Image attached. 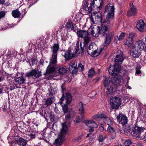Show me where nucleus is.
Listing matches in <instances>:
<instances>
[{
	"label": "nucleus",
	"mask_w": 146,
	"mask_h": 146,
	"mask_svg": "<svg viewBox=\"0 0 146 146\" xmlns=\"http://www.w3.org/2000/svg\"><path fill=\"white\" fill-rule=\"evenodd\" d=\"M119 54H117L113 60L115 62L113 66L110 65L109 67L108 72L112 76L110 78V81L112 84L115 86L113 88L111 86L108 87L110 82L106 78L104 80L103 84L105 87L108 88L106 92L107 95L108 96L109 95H112L113 92L116 91V88L119 86Z\"/></svg>",
	"instance_id": "obj_1"
},
{
	"label": "nucleus",
	"mask_w": 146,
	"mask_h": 146,
	"mask_svg": "<svg viewBox=\"0 0 146 146\" xmlns=\"http://www.w3.org/2000/svg\"><path fill=\"white\" fill-rule=\"evenodd\" d=\"M110 21H104L101 26L97 27V31L95 35V36H98L101 35L105 37V44L106 46H108L113 39L114 33L113 32H108L110 29Z\"/></svg>",
	"instance_id": "obj_2"
},
{
	"label": "nucleus",
	"mask_w": 146,
	"mask_h": 146,
	"mask_svg": "<svg viewBox=\"0 0 146 146\" xmlns=\"http://www.w3.org/2000/svg\"><path fill=\"white\" fill-rule=\"evenodd\" d=\"M88 0H84L83 1V9L85 11H88L90 13L95 9H99V11L101 9L103 5V0H93L90 2Z\"/></svg>",
	"instance_id": "obj_3"
},
{
	"label": "nucleus",
	"mask_w": 146,
	"mask_h": 146,
	"mask_svg": "<svg viewBox=\"0 0 146 146\" xmlns=\"http://www.w3.org/2000/svg\"><path fill=\"white\" fill-rule=\"evenodd\" d=\"M77 34L78 36L81 38H83L84 42H83L84 44L83 47H82V42H81L80 46L81 50L79 51V53H82L84 52V49H86L90 45V38L89 36V33L88 31L85 30H80L77 31Z\"/></svg>",
	"instance_id": "obj_4"
},
{
	"label": "nucleus",
	"mask_w": 146,
	"mask_h": 146,
	"mask_svg": "<svg viewBox=\"0 0 146 146\" xmlns=\"http://www.w3.org/2000/svg\"><path fill=\"white\" fill-rule=\"evenodd\" d=\"M144 129L142 127H135L131 133L132 135L136 138H139L140 139H146V135L143 131Z\"/></svg>",
	"instance_id": "obj_5"
},
{
	"label": "nucleus",
	"mask_w": 146,
	"mask_h": 146,
	"mask_svg": "<svg viewBox=\"0 0 146 146\" xmlns=\"http://www.w3.org/2000/svg\"><path fill=\"white\" fill-rule=\"evenodd\" d=\"M67 113L68 114L65 115L66 121L64 123H62V128L60 131L61 135L60 136L61 138L62 137L63 135L66 134L68 129V127L67 125V121H68V124L70 125V119L72 117L71 115L70 112L69 111Z\"/></svg>",
	"instance_id": "obj_6"
},
{
	"label": "nucleus",
	"mask_w": 146,
	"mask_h": 146,
	"mask_svg": "<svg viewBox=\"0 0 146 146\" xmlns=\"http://www.w3.org/2000/svg\"><path fill=\"white\" fill-rule=\"evenodd\" d=\"M79 109L78 111L79 113L81 115V117L78 116L76 117V122L77 123H80L82 121L84 118V115L85 108L84 106V104L82 102H80L78 104Z\"/></svg>",
	"instance_id": "obj_7"
},
{
	"label": "nucleus",
	"mask_w": 146,
	"mask_h": 146,
	"mask_svg": "<svg viewBox=\"0 0 146 146\" xmlns=\"http://www.w3.org/2000/svg\"><path fill=\"white\" fill-rule=\"evenodd\" d=\"M115 8L113 5L111 3L108 4L105 8L104 13L108 12L107 18L109 20L112 19L114 16Z\"/></svg>",
	"instance_id": "obj_8"
},
{
	"label": "nucleus",
	"mask_w": 146,
	"mask_h": 146,
	"mask_svg": "<svg viewBox=\"0 0 146 146\" xmlns=\"http://www.w3.org/2000/svg\"><path fill=\"white\" fill-rule=\"evenodd\" d=\"M72 97L71 94L69 92H66L64 94V92L62 94V97L60 99L58 104L61 105L63 104V101L64 100H66V103L70 104L72 101Z\"/></svg>",
	"instance_id": "obj_9"
},
{
	"label": "nucleus",
	"mask_w": 146,
	"mask_h": 146,
	"mask_svg": "<svg viewBox=\"0 0 146 146\" xmlns=\"http://www.w3.org/2000/svg\"><path fill=\"white\" fill-rule=\"evenodd\" d=\"M28 141L24 138L18 137L14 141H12L11 144L12 146H26Z\"/></svg>",
	"instance_id": "obj_10"
},
{
	"label": "nucleus",
	"mask_w": 146,
	"mask_h": 146,
	"mask_svg": "<svg viewBox=\"0 0 146 146\" xmlns=\"http://www.w3.org/2000/svg\"><path fill=\"white\" fill-rule=\"evenodd\" d=\"M87 12V13H89L88 11H86ZM91 13V17L90 18V19L92 21H93V18L92 16H94L95 18L98 21L100 22L101 23H103V22L104 21H109V20L106 21L105 20H103V16L102 15V13L100 12L99 11H94L92 13L91 12L90 13Z\"/></svg>",
	"instance_id": "obj_11"
},
{
	"label": "nucleus",
	"mask_w": 146,
	"mask_h": 146,
	"mask_svg": "<svg viewBox=\"0 0 146 146\" xmlns=\"http://www.w3.org/2000/svg\"><path fill=\"white\" fill-rule=\"evenodd\" d=\"M136 35V34L130 33L128 36V37L124 41V44L127 46L130 47L132 46L133 43V38Z\"/></svg>",
	"instance_id": "obj_12"
},
{
	"label": "nucleus",
	"mask_w": 146,
	"mask_h": 146,
	"mask_svg": "<svg viewBox=\"0 0 146 146\" xmlns=\"http://www.w3.org/2000/svg\"><path fill=\"white\" fill-rule=\"evenodd\" d=\"M94 42H91L87 48L85 49L88 54L92 56H94L97 52V51L95 48L94 47H96Z\"/></svg>",
	"instance_id": "obj_13"
},
{
	"label": "nucleus",
	"mask_w": 146,
	"mask_h": 146,
	"mask_svg": "<svg viewBox=\"0 0 146 146\" xmlns=\"http://www.w3.org/2000/svg\"><path fill=\"white\" fill-rule=\"evenodd\" d=\"M69 70L73 74H76L78 71V67H77V62L75 60H73L70 62L69 64Z\"/></svg>",
	"instance_id": "obj_14"
},
{
	"label": "nucleus",
	"mask_w": 146,
	"mask_h": 146,
	"mask_svg": "<svg viewBox=\"0 0 146 146\" xmlns=\"http://www.w3.org/2000/svg\"><path fill=\"white\" fill-rule=\"evenodd\" d=\"M136 27L140 32H143L146 30V25L142 20L137 21L136 22Z\"/></svg>",
	"instance_id": "obj_15"
},
{
	"label": "nucleus",
	"mask_w": 146,
	"mask_h": 146,
	"mask_svg": "<svg viewBox=\"0 0 146 146\" xmlns=\"http://www.w3.org/2000/svg\"><path fill=\"white\" fill-rule=\"evenodd\" d=\"M110 104L113 109L119 108V97H113L110 100Z\"/></svg>",
	"instance_id": "obj_16"
},
{
	"label": "nucleus",
	"mask_w": 146,
	"mask_h": 146,
	"mask_svg": "<svg viewBox=\"0 0 146 146\" xmlns=\"http://www.w3.org/2000/svg\"><path fill=\"white\" fill-rule=\"evenodd\" d=\"M137 13V9L132 4L131 6L130 9L127 12V15L128 16H134Z\"/></svg>",
	"instance_id": "obj_17"
},
{
	"label": "nucleus",
	"mask_w": 146,
	"mask_h": 146,
	"mask_svg": "<svg viewBox=\"0 0 146 146\" xmlns=\"http://www.w3.org/2000/svg\"><path fill=\"white\" fill-rule=\"evenodd\" d=\"M56 68L55 66H51L49 64L46 69V72L44 73L43 75L46 76L47 74H49L51 73L55 72L56 71Z\"/></svg>",
	"instance_id": "obj_18"
},
{
	"label": "nucleus",
	"mask_w": 146,
	"mask_h": 146,
	"mask_svg": "<svg viewBox=\"0 0 146 146\" xmlns=\"http://www.w3.org/2000/svg\"><path fill=\"white\" fill-rule=\"evenodd\" d=\"M135 45L140 50H143L145 48L146 44L143 41L139 40L135 43Z\"/></svg>",
	"instance_id": "obj_19"
},
{
	"label": "nucleus",
	"mask_w": 146,
	"mask_h": 146,
	"mask_svg": "<svg viewBox=\"0 0 146 146\" xmlns=\"http://www.w3.org/2000/svg\"><path fill=\"white\" fill-rule=\"evenodd\" d=\"M107 131L109 133L112 139H113L115 138L116 133L113 127L109 126L107 128Z\"/></svg>",
	"instance_id": "obj_20"
},
{
	"label": "nucleus",
	"mask_w": 146,
	"mask_h": 146,
	"mask_svg": "<svg viewBox=\"0 0 146 146\" xmlns=\"http://www.w3.org/2000/svg\"><path fill=\"white\" fill-rule=\"evenodd\" d=\"M120 117V121L121 124L123 125H125L127 123L128 121L127 117L125 115H122L121 113L119 114V119Z\"/></svg>",
	"instance_id": "obj_21"
},
{
	"label": "nucleus",
	"mask_w": 146,
	"mask_h": 146,
	"mask_svg": "<svg viewBox=\"0 0 146 146\" xmlns=\"http://www.w3.org/2000/svg\"><path fill=\"white\" fill-rule=\"evenodd\" d=\"M62 55L66 60H69L73 57V55L71 56V51L70 50H68L67 51H65L64 54H62Z\"/></svg>",
	"instance_id": "obj_22"
},
{
	"label": "nucleus",
	"mask_w": 146,
	"mask_h": 146,
	"mask_svg": "<svg viewBox=\"0 0 146 146\" xmlns=\"http://www.w3.org/2000/svg\"><path fill=\"white\" fill-rule=\"evenodd\" d=\"M130 52L131 55H132L133 57L135 58L139 57L141 54L140 52L137 50H131Z\"/></svg>",
	"instance_id": "obj_23"
},
{
	"label": "nucleus",
	"mask_w": 146,
	"mask_h": 146,
	"mask_svg": "<svg viewBox=\"0 0 146 146\" xmlns=\"http://www.w3.org/2000/svg\"><path fill=\"white\" fill-rule=\"evenodd\" d=\"M59 45L58 43L54 44L53 46L51 48L52 49V52L53 55H57V52L59 50Z\"/></svg>",
	"instance_id": "obj_24"
},
{
	"label": "nucleus",
	"mask_w": 146,
	"mask_h": 146,
	"mask_svg": "<svg viewBox=\"0 0 146 146\" xmlns=\"http://www.w3.org/2000/svg\"><path fill=\"white\" fill-rule=\"evenodd\" d=\"M36 74V69H33L31 71L27 72L25 75V76L28 78L35 76Z\"/></svg>",
	"instance_id": "obj_25"
},
{
	"label": "nucleus",
	"mask_w": 146,
	"mask_h": 146,
	"mask_svg": "<svg viewBox=\"0 0 146 146\" xmlns=\"http://www.w3.org/2000/svg\"><path fill=\"white\" fill-rule=\"evenodd\" d=\"M14 80L15 82L19 84L24 83L25 80V77L23 76L16 78Z\"/></svg>",
	"instance_id": "obj_26"
},
{
	"label": "nucleus",
	"mask_w": 146,
	"mask_h": 146,
	"mask_svg": "<svg viewBox=\"0 0 146 146\" xmlns=\"http://www.w3.org/2000/svg\"><path fill=\"white\" fill-rule=\"evenodd\" d=\"M57 55L52 54V58L49 62V64H52L54 66L56 65L57 62Z\"/></svg>",
	"instance_id": "obj_27"
},
{
	"label": "nucleus",
	"mask_w": 146,
	"mask_h": 146,
	"mask_svg": "<svg viewBox=\"0 0 146 146\" xmlns=\"http://www.w3.org/2000/svg\"><path fill=\"white\" fill-rule=\"evenodd\" d=\"M11 14L15 18H18L20 17L21 13L18 9H16L12 11Z\"/></svg>",
	"instance_id": "obj_28"
},
{
	"label": "nucleus",
	"mask_w": 146,
	"mask_h": 146,
	"mask_svg": "<svg viewBox=\"0 0 146 146\" xmlns=\"http://www.w3.org/2000/svg\"><path fill=\"white\" fill-rule=\"evenodd\" d=\"M68 104L66 103L63 105V104L60 105L62 107V111L64 114H65V113H67L69 111H68Z\"/></svg>",
	"instance_id": "obj_29"
},
{
	"label": "nucleus",
	"mask_w": 146,
	"mask_h": 146,
	"mask_svg": "<svg viewBox=\"0 0 146 146\" xmlns=\"http://www.w3.org/2000/svg\"><path fill=\"white\" fill-rule=\"evenodd\" d=\"M24 123L22 121H20L17 123V127L19 131H21L22 130H23Z\"/></svg>",
	"instance_id": "obj_30"
},
{
	"label": "nucleus",
	"mask_w": 146,
	"mask_h": 146,
	"mask_svg": "<svg viewBox=\"0 0 146 146\" xmlns=\"http://www.w3.org/2000/svg\"><path fill=\"white\" fill-rule=\"evenodd\" d=\"M96 74L94 69L92 68L88 71V76L89 78H92Z\"/></svg>",
	"instance_id": "obj_31"
},
{
	"label": "nucleus",
	"mask_w": 146,
	"mask_h": 146,
	"mask_svg": "<svg viewBox=\"0 0 146 146\" xmlns=\"http://www.w3.org/2000/svg\"><path fill=\"white\" fill-rule=\"evenodd\" d=\"M125 58V56L123 54V52L122 51H120L119 54V64L122 63Z\"/></svg>",
	"instance_id": "obj_32"
},
{
	"label": "nucleus",
	"mask_w": 146,
	"mask_h": 146,
	"mask_svg": "<svg viewBox=\"0 0 146 146\" xmlns=\"http://www.w3.org/2000/svg\"><path fill=\"white\" fill-rule=\"evenodd\" d=\"M66 26L67 28H68L69 29H71V30H73L74 31H75V30L74 29V27L71 22H68L66 23Z\"/></svg>",
	"instance_id": "obj_33"
},
{
	"label": "nucleus",
	"mask_w": 146,
	"mask_h": 146,
	"mask_svg": "<svg viewBox=\"0 0 146 146\" xmlns=\"http://www.w3.org/2000/svg\"><path fill=\"white\" fill-rule=\"evenodd\" d=\"M104 122L105 123L108 125H111L113 124L112 121L108 116L104 119Z\"/></svg>",
	"instance_id": "obj_34"
},
{
	"label": "nucleus",
	"mask_w": 146,
	"mask_h": 146,
	"mask_svg": "<svg viewBox=\"0 0 146 146\" xmlns=\"http://www.w3.org/2000/svg\"><path fill=\"white\" fill-rule=\"evenodd\" d=\"M67 69L63 67L60 68L58 70V73L62 75L64 74L67 72Z\"/></svg>",
	"instance_id": "obj_35"
},
{
	"label": "nucleus",
	"mask_w": 146,
	"mask_h": 146,
	"mask_svg": "<svg viewBox=\"0 0 146 146\" xmlns=\"http://www.w3.org/2000/svg\"><path fill=\"white\" fill-rule=\"evenodd\" d=\"M53 98H54V97L52 98L51 97L47 99L45 101V104L47 106H48L52 104L53 103V101L52 99H53Z\"/></svg>",
	"instance_id": "obj_36"
},
{
	"label": "nucleus",
	"mask_w": 146,
	"mask_h": 146,
	"mask_svg": "<svg viewBox=\"0 0 146 146\" xmlns=\"http://www.w3.org/2000/svg\"><path fill=\"white\" fill-rule=\"evenodd\" d=\"M132 143V141L130 139L126 140L124 143L123 145L125 146H129Z\"/></svg>",
	"instance_id": "obj_37"
},
{
	"label": "nucleus",
	"mask_w": 146,
	"mask_h": 146,
	"mask_svg": "<svg viewBox=\"0 0 146 146\" xmlns=\"http://www.w3.org/2000/svg\"><path fill=\"white\" fill-rule=\"evenodd\" d=\"M88 122L89 124H93L94 127L96 128L98 127V124L93 120H89Z\"/></svg>",
	"instance_id": "obj_38"
},
{
	"label": "nucleus",
	"mask_w": 146,
	"mask_h": 146,
	"mask_svg": "<svg viewBox=\"0 0 146 146\" xmlns=\"http://www.w3.org/2000/svg\"><path fill=\"white\" fill-rule=\"evenodd\" d=\"M36 74L35 75V76L36 78H39L42 76V74H41V71H39L38 70H37L36 69Z\"/></svg>",
	"instance_id": "obj_39"
},
{
	"label": "nucleus",
	"mask_w": 146,
	"mask_h": 146,
	"mask_svg": "<svg viewBox=\"0 0 146 146\" xmlns=\"http://www.w3.org/2000/svg\"><path fill=\"white\" fill-rule=\"evenodd\" d=\"M106 138V137H103L102 135H99L98 140L100 142H101L104 140Z\"/></svg>",
	"instance_id": "obj_40"
},
{
	"label": "nucleus",
	"mask_w": 146,
	"mask_h": 146,
	"mask_svg": "<svg viewBox=\"0 0 146 146\" xmlns=\"http://www.w3.org/2000/svg\"><path fill=\"white\" fill-rule=\"evenodd\" d=\"M104 124L103 123H101L100 124V126L99 127V130L101 132H103L104 131Z\"/></svg>",
	"instance_id": "obj_41"
},
{
	"label": "nucleus",
	"mask_w": 146,
	"mask_h": 146,
	"mask_svg": "<svg viewBox=\"0 0 146 146\" xmlns=\"http://www.w3.org/2000/svg\"><path fill=\"white\" fill-rule=\"evenodd\" d=\"M55 94L54 90V89H51L49 90V94L50 96H53Z\"/></svg>",
	"instance_id": "obj_42"
},
{
	"label": "nucleus",
	"mask_w": 146,
	"mask_h": 146,
	"mask_svg": "<svg viewBox=\"0 0 146 146\" xmlns=\"http://www.w3.org/2000/svg\"><path fill=\"white\" fill-rule=\"evenodd\" d=\"M123 128L125 133V131H128L129 129V126H126L125 125H123Z\"/></svg>",
	"instance_id": "obj_43"
},
{
	"label": "nucleus",
	"mask_w": 146,
	"mask_h": 146,
	"mask_svg": "<svg viewBox=\"0 0 146 146\" xmlns=\"http://www.w3.org/2000/svg\"><path fill=\"white\" fill-rule=\"evenodd\" d=\"M125 35V33L124 32L122 33L119 36V40L123 39Z\"/></svg>",
	"instance_id": "obj_44"
},
{
	"label": "nucleus",
	"mask_w": 146,
	"mask_h": 146,
	"mask_svg": "<svg viewBox=\"0 0 146 146\" xmlns=\"http://www.w3.org/2000/svg\"><path fill=\"white\" fill-rule=\"evenodd\" d=\"M82 136L80 135L75 139L74 141L78 142L82 138Z\"/></svg>",
	"instance_id": "obj_45"
},
{
	"label": "nucleus",
	"mask_w": 146,
	"mask_h": 146,
	"mask_svg": "<svg viewBox=\"0 0 146 146\" xmlns=\"http://www.w3.org/2000/svg\"><path fill=\"white\" fill-rule=\"evenodd\" d=\"M37 60L36 58L34 59H32L31 61H32V64L33 66H34V65L36 64H37V62H36Z\"/></svg>",
	"instance_id": "obj_46"
},
{
	"label": "nucleus",
	"mask_w": 146,
	"mask_h": 146,
	"mask_svg": "<svg viewBox=\"0 0 146 146\" xmlns=\"http://www.w3.org/2000/svg\"><path fill=\"white\" fill-rule=\"evenodd\" d=\"M99 117L100 118H104V119H105L106 117H107L105 115L103 114H99Z\"/></svg>",
	"instance_id": "obj_47"
},
{
	"label": "nucleus",
	"mask_w": 146,
	"mask_h": 146,
	"mask_svg": "<svg viewBox=\"0 0 146 146\" xmlns=\"http://www.w3.org/2000/svg\"><path fill=\"white\" fill-rule=\"evenodd\" d=\"M5 14V13L4 11H1L0 12V19L4 17Z\"/></svg>",
	"instance_id": "obj_48"
},
{
	"label": "nucleus",
	"mask_w": 146,
	"mask_h": 146,
	"mask_svg": "<svg viewBox=\"0 0 146 146\" xmlns=\"http://www.w3.org/2000/svg\"><path fill=\"white\" fill-rule=\"evenodd\" d=\"M101 78L100 77L96 78L93 80V82L94 83H97L99 80H100Z\"/></svg>",
	"instance_id": "obj_49"
},
{
	"label": "nucleus",
	"mask_w": 146,
	"mask_h": 146,
	"mask_svg": "<svg viewBox=\"0 0 146 146\" xmlns=\"http://www.w3.org/2000/svg\"><path fill=\"white\" fill-rule=\"evenodd\" d=\"M99 115V114L95 115L92 116V118L96 120L100 118Z\"/></svg>",
	"instance_id": "obj_50"
},
{
	"label": "nucleus",
	"mask_w": 146,
	"mask_h": 146,
	"mask_svg": "<svg viewBox=\"0 0 146 146\" xmlns=\"http://www.w3.org/2000/svg\"><path fill=\"white\" fill-rule=\"evenodd\" d=\"M55 116L54 115H52V114L50 115V119L51 121H54Z\"/></svg>",
	"instance_id": "obj_51"
},
{
	"label": "nucleus",
	"mask_w": 146,
	"mask_h": 146,
	"mask_svg": "<svg viewBox=\"0 0 146 146\" xmlns=\"http://www.w3.org/2000/svg\"><path fill=\"white\" fill-rule=\"evenodd\" d=\"M78 67H80L81 68V71L84 70V66L81 63L79 64Z\"/></svg>",
	"instance_id": "obj_52"
},
{
	"label": "nucleus",
	"mask_w": 146,
	"mask_h": 146,
	"mask_svg": "<svg viewBox=\"0 0 146 146\" xmlns=\"http://www.w3.org/2000/svg\"><path fill=\"white\" fill-rule=\"evenodd\" d=\"M2 108L3 109V111H6V110L7 109V105L6 106L5 105H3L2 106Z\"/></svg>",
	"instance_id": "obj_53"
},
{
	"label": "nucleus",
	"mask_w": 146,
	"mask_h": 146,
	"mask_svg": "<svg viewBox=\"0 0 146 146\" xmlns=\"http://www.w3.org/2000/svg\"><path fill=\"white\" fill-rule=\"evenodd\" d=\"M136 74H139L140 73H141V71L139 69V68H137V67H136Z\"/></svg>",
	"instance_id": "obj_54"
},
{
	"label": "nucleus",
	"mask_w": 146,
	"mask_h": 146,
	"mask_svg": "<svg viewBox=\"0 0 146 146\" xmlns=\"http://www.w3.org/2000/svg\"><path fill=\"white\" fill-rule=\"evenodd\" d=\"M22 9L23 10L24 13L23 14H22V17H23L24 16H25V14H26L27 13L26 11V8H23V9Z\"/></svg>",
	"instance_id": "obj_55"
},
{
	"label": "nucleus",
	"mask_w": 146,
	"mask_h": 146,
	"mask_svg": "<svg viewBox=\"0 0 146 146\" xmlns=\"http://www.w3.org/2000/svg\"><path fill=\"white\" fill-rule=\"evenodd\" d=\"M119 40V37L117 36L116 37H115L114 40V42L115 43H117V41Z\"/></svg>",
	"instance_id": "obj_56"
},
{
	"label": "nucleus",
	"mask_w": 146,
	"mask_h": 146,
	"mask_svg": "<svg viewBox=\"0 0 146 146\" xmlns=\"http://www.w3.org/2000/svg\"><path fill=\"white\" fill-rule=\"evenodd\" d=\"M64 87V84H62L61 86V88L62 90V92L63 93V92H64V91H65V90Z\"/></svg>",
	"instance_id": "obj_57"
},
{
	"label": "nucleus",
	"mask_w": 146,
	"mask_h": 146,
	"mask_svg": "<svg viewBox=\"0 0 146 146\" xmlns=\"http://www.w3.org/2000/svg\"><path fill=\"white\" fill-rule=\"evenodd\" d=\"M60 141L61 139H55V142L56 144H59L60 142Z\"/></svg>",
	"instance_id": "obj_58"
},
{
	"label": "nucleus",
	"mask_w": 146,
	"mask_h": 146,
	"mask_svg": "<svg viewBox=\"0 0 146 146\" xmlns=\"http://www.w3.org/2000/svg\"><path fill=\"white\" fill-rule=\"evenodd\" d=\"M16 25L15 24H11L10 25L8 24V26L7 27V28H12V27H13L14 26H16Z\"/></svg>",
	"instance_id": "obj_59"
},
{
	"label": "nucleus",
	"mask_w": 146,
	"mask_h": 146,
	"mask_svg": "<svg viewBox=\"0 0 146 146\" xmlns=\"http://www.w3.org/2000/svg\"><path fill=\"white\" fill-rule=\"evenodd\" d=\"M76 47H77V48H76V53H77L78 51H79V43H77L76 45Z\"/></svg>",
	"instance_id": "obj_60"
},
{
	"label": "nucleus",
	"mask_w": 146,
	"mask_h": 146,
	"mask_svg": "<svg viewBox=\"0 0 146 146\" xmlns=\"http://www.w3.org/2000/svg\"><path fill=\"white\" fill-rule=\"evenodd\" d=\"M29 135L30 136V137L31 139H34L35 137V134H33L32 133L30 134Z\"/></svg>",
	"instance_id": "obj_61"
},
{
	"label": "nucleus",
	"mask_w": 146,
	"mask_h": 146,
	"mask_svg": "<svg viewBox=\"0 0 146 146\" xmlns=\"http://www.w3.org/2000/svg\"><path fill=\"white\" fill-rule=\"evenodd\" d=\"M96 33H98V32H97V33H96L95 34H96ZM91 33L92 34V35L95 36V37H96L95 36V35H94V34H95V32H94V30H93V29H92V30H91Z\"/></svg>",
	"instance_id": "obj_62"
},
{
	"label": "nucleus",
	"mask_w": 146,
	"mask_h": 146,
	"mask_svg": "<svg viewBox=\"0 0 146 146\" xmlns=\"http://www.w3.org/2000/svg\"><path fill=\"white\" fill-rule=\"evenodd\" d=\"M34 125H33V127H34L35 129H37V127L38 125V124H36L34 123Z\"/></svg>",
	"instance_id": "obj_63"
},
{
	"label": "nucleus",
	"mask_w": 146,
	"mask_h": 146,
	"mask_svg": "<svg viewBox=\"0 0 146 146\" xmlns=\"http://www.w3.org/2000/svg\"><path fill=\"white\" fill-rule=\"evenodd\" d=\"M44 60L43 59H41L39 62L42 65H43L44 64Z\"/></svg>",
	"instance_id": "obj_64"
}]
</instances>
